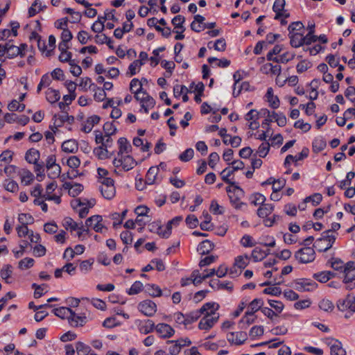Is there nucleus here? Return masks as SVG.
<instances>
[{
	"instance_id": "f257e3e1",
	"label": "nucleus",
	"mask_w": 355,
	"mask_h": 355,
	"mask_svg": "<svg viewBox=\"0 0 355 355\" xmlns=\"http://www.w3.org/2000/svg\"><path fill=\"white\" fill-rule=\"evenodd\" d=\"M213 306L209 307L202 315V318L198 323V329L201 330L209 331L211 329L218 321L219 314L216 311L219 309V305L215 302H209Z\"/></svg>"
},
{
	"instance_id": "f03ea898",
	"label": "nucleus",
	"mask_w": 355,
	"mask_h": 355,
	"mask_svg": "<svg viewBox=\"0 0 355 355\" xmlns=\"http://www.w3.org/2000/svg\"><path fill=\"white\" fill-rule=\"evenodd\" d=\"M336 308L344 313V318L349 319L355 313V295L351 293L346 295L336 302Z\"/></svg>"
},
{
	"instance_id": "7ed1b4c3",
	"label": "nucleus",
	"mask_w": 355,
	"mask_h": 355,
	"mask_svg": "<svg viewBox=\"0 0 355 355\" xmlns=\"http://www.w3.org/2000/svg\"><path fill=\"white\" fill-rule=\"evenodd\" d=\"M336 239V234H331V231H325L321 237L315 241L313 247L319 252H326L332 247Z\"/></svg>"
},
{
	"instance_id": "20e7f679",
	"label": "nucleus",
	"mask_w": 355,
	"mask_h": 355,
	"mask_svg": "<svg viewBox=\"0 0 355 355\" xmlns=\"http://www.w3.org/2000/svg\"><path fill=\"white\" fill-rule=\"evenodd\" d=\"M112 164L116 168L121 167L123 171H128L137 165V162L130 155H117Z\"/></svg>"
},
{
	"instance_id": "39448f33",
	"label": "nucleus",
	"mask_w": 355,
	"mask_h": 355,
	"mask_svg": "<svg viewBox=\"0 0 355 355\" xmlns=\"http://www.w3.org/2000/svg\"><path fill=\"white\" fill-rule=\"evenodd\" d=\"M99 190L102 196L107 200H111L115 196L116 189L114 180L112 178H104L101 181Z\"/></svg>"
},
{
	"instance_id": "423d86ee",
	"label": "nucleus",
	"mask_w": 355,
	"mask_h": 355,
	"mask_svg": "<svg viewBox=\"0 0 355 355\" xmlns=\"http://www.w3.org/2000/svg\"><path fill=\"white\" fill-rule=\"evenodd\" d=\"M295 257L301 263H308L315 260V252L313 248L305 247L297 250Z\"/></svg>"
},
{
	"instance_id": "0eeeda50",
	"label": "nucleus",
	"mask_w": 355,
	"mask_h": 355,
	"mask_svg": "<svg viewBox=\"0 0 355 355\" xmlns=\"http://www.w3.org/2000/svg\"><path fill=\"white\" fill-rule=\"evenodd\" d=\"M85 225L96 232L104 233L107 230L104 225L103 218L100 215H94L88 218L85 221Z\"/></svg>"
},
{
	"instance_id": "6e6552de",
	"label": "nucleus",
	"mask_w": 355,
	"mask_h": 355,
	"mask_svg": "<svg viewBox=\"0 0 355 355\" xmlns=\"http://www.w3.org/2000/svg\"><path fill=\"white\" fill-rule=\"evenodd\" d=\"M230 202L232 205L236 209H241L244 203L241 201V197L243 196V191L239 187H235L233 191L229 188H227Z\"/></svg>"
},
{
	"instance_id": "1a4fd4ad",
	"label": "nucleus",
	"mask_w": 355,
	"mask_h": 355,
	"mask_svg": "<svg viewBox=\"0 0 355 355\" xmlns=\"http://www.w3.org/2000/svg\"><path fill=\"white\" fill-rule=\"evenodd\" d=\"M138 309L146 316L151 317L157 311V305L152 300H146L139 303Z\"/></svg>"
},
{
	"instance_id": "9d476101",
	"label": "nucleus",
	"mask_w": 355,
	"mask_h": 355,
	"mask_svg": "<svg viewBox=\"0 0 355 355\" xmlns=\"http://www.w3.org/2000/svg\"><path fill=\"white\" fill-rule=\"evenodd\" d=\"M325 343L330 347L331 355H346L345 350L338 340L329 338L325 340Z\"/></svg>"
},
{
	"instance_id": "9b49d317",
	"label": "nucleus",
	"mask_w": 355,
	"mask_h": 355,
	"mask_svg": "<svg viewBox=\"0 0 355 355\" xmlns=\"http://www.w3.org/2000/svg\"><path fill=\"white\" fill-rule=\"evenodd\" d=\"M317 284L309 279H300L295 282V288L299 291H311L316 288Z\"/></svg>"
},
{
	"instance_id": "f8f14e48",
	"label": "nucleus",
	"mask_w": 355,
	"mask_h": 355,
	"mask_svg": "<svg viewBox=\"0 0 355 355\" xmlns=\"http://www.w3.org/2000/svg\"><path fill=\"white\" fill-rule=\"evenodd\" d=\"M213 306L210 303L205 304L200 309L193 311L188 314L185 315L186 317V325L193 323L196 321L205 311L209 309V307Z\"/></svg>"
},
{
	"instance_id": "ddd939ff",
	"label": "nucleus",
	"mask_w": 355,
	"mask_h": 355,
	"mask_svg": "<svg viewBox=\"0 0 355 355\" xmlns=\"http://www.w3.org/2000/svg\"><path fill=\"white\" fill-rule=\"evenodd\" d=\"M227 339L231 344L240 345L247 340V334L244 331L230 332L227 334Z\"/></svg>"
},
{
	"instance_id": "4468645a",
	"label": "nucleus",
	"mask_w": 355,
	"mask_h": 355,
	"mask_svg": "<svg viewBox=\"0 0 355 355\" xmlns=\"http://www.w3.org/2000/svg\"><path fill=\"white\" fill-rule=\"evenodd\" d=\"M157 332L163 338H170L174 333V329L168 324L159 323L155 326Z\"/></svg>"
},
{
	"instance_id": "2eb2a0df",
	"label": "nucleus",
	"mask_w": 355,
	"mask_h": 355,
	"mask_svg": "<svg viewBox=\"0 0 355 355\" xmlns=\"http://www.w3.org/2000/svg\"><path fill=\"white\" fill-rule=\"evenodd\" d=\"M290 44L294 48H298L304 45V35L300 32L289 33Z\"/></svg>"
},
{
	"instance_id": "dca6fc26",
	"label": "nucleus",
	"mask_w": 355,
	"mask_h": 355,
	"mask_svg": "<svg viewBox=\"0 0 355 355\" xmlns=\"http://www.w3.org/2000/svg\"><path fill=\"white\" fill-rule=\"evenodd\" d=\"M100 119L101 118L97 115L88 117L83 125L81 130L85 133L90 132L94 126L99 123Z\"/></svg>"
},
{
	"instance_id": "f3484780",
	"label": "nucleus",
	"mask_w": 355,
	"mask_h": 355,
	"mask_svg": "<svg viewBox=\"0 0 355 355\" xmlns=\"http://www.w3.org/2000/svg\"><path fill=\"white\" fill-rule=\"evenodd\" d=\"M87 318L86 316L78 315L72 311V314L69 318V322L71 326L74 327H83L87 323Z\"/></svg>"
},
{
	"instance_id": "a211bd4d",
	"label": "nucleus",
	"mask_w": 355,
	"mask_h": 355,
	"mask_svg": "<svg viewBox=\"0 0 355 355\" xmlns=\"http://www.w3.org/2000/svg\"><path fill=\"white\" fill-rule=\"evenodd\" d=\"M140 333L143 334H148L155 329V323L151 320H146L141 321L138 325Z\"/></svg>"
},
{
	"instance_id": "6ab92c4d",
	"label": "nucleus",
	"mask_w": 355,
	"mask_h": 355,
	"mask_svg": "<svg viewBox=\"0 0 355 355\" xmlns=\"http://www.w3.org/2000/svg\"><path fill=\"white\" fill-rule=\"evenodd\" d=\"M118 144L119 145V150L117 153V155H128L131 152L132 146L125 138H119L118 140Z\"/></svg>"
},
{
	"instance_id": "aec40b11",
	"label": "nucleus",
	"mask_w": 355,
	"mask_h": 355,
	"mask_svg": "<svg viewBox=\"0 0 355 355\" xmlns=\"http://www.w3.org/2000/svg\"><path fill=\"white\" fill-rule=\"evenodd\" d=\"M146 98L138 101L141 105V110H144L146 114L148 113L149 110L154 107L155 105V101L153 97L149 96H145Z\"/></svg>"
},
{
	"instance_id": "412c9836",
	"label": "nucleus",
	"mask_w": 355,
	"mask_h": 355,
	"mask_svg": "<svg viewBox=\"0 0 355 355\" xmlns=\"http://www.w3.org/2000/svg\"><path fill=\"white\" fill-rule=\"evenodd\" d=\"M78 149V143L74 139H69L62 144V150L68 153H75Z\"/></svg>"
},
{
	"instance_id": "4be33fe9",
	"label": "nucleus",
	"mask_w": 355,
	"mask_h": 355,
	"mask_svg": "<svg viewBox=\"0 0 355 355\" xmlns=\"http://www.w3.org/2000/svg\"><path fill=\"white\" fill-rule=\"evenodd\" d=\"M159 173V168L157 166L150 167L146 175V184L152 185L157 183V175Z\"/></svg>"
},
{
	"instance_id": "5701e85b",
	"label": "nucleus",
	"mask_w": 355,
	"mask_h": 355,
	"mask_svg": "<svg viewBox=\"0 0 355 355\" xmlns=\"http://www.w3.org/2000/svg\"><path fill=\"white\" fill-rule=\"evenodd\" d=\"M266 97L270 107H272L273 109H277L279 107V100L277 96L273 94V89L272 87H269L267 89Z\"/></svg>"
},
{
	"instance_id": "b1692460",
	"label": "nucleus",
	"mask_w": 355,
	"mask_h": 355,
	"mask_svg": "<svg viewBox=\"0 0 355 355\" xmlns=\"http://www.w3.org/2000/svg\"><path fill=\"white\" fill-rule=\"evenodd\" d=\"M263 305V300L260 298H256L249 303L247 314H254L255 312L262 309Z\"/></svg>"
},
{
	"instance_id": "393cba45",
	"label": "nucleus",
	"mask_w": 355,
	"mask_h": 355,
	"mask_svg": "<svg viewBox=\"0 0 355 355\" xmlns=\"http://www.w3.org/2000/svg\"><path fill=\"white\" fill-rule=\"evenodd\" d=\"M53 313L58 317L64 319H68L69 322V318L72 314V310L70 308L62 306L60 308L54 309L53 310Z\"/></svg>"
},
{
	"instance_id": "a878e982",
	"label": "nucleus",
	"mask_w": 355,
	"mask_h": 355,
	"mask_svg": "<svg viewBox=\"0 0 355 355\" xmlns=\"http://www.w3.org/2000/svg\"><path fill=\"white\" fill-rule=\"evenodd\" d=\"M239 80H236V83L234 84V88H233V96H238L242 91H249L250 85L248 82H243L239 85Z\"/></svg>"
},
{
	"instance_id": "bb28decb",
	"label": "nucleus",
	"mask_w": 355,
	"mask_h": 355,
	"mask_svg": "<svg viewBox=\"0 0 355 355\" xmlns=\"http://www.w3.org/2000/svg\"><path fill=\"white\" fill-rule=\"evenodd\" d=\"M274 209V206L272 204H265L257 210V215L260 218H265L272 214Z\"/></svg>"
},
{
	"instance_id": "cd10ccee",
	"label": "nucleus",
	"mask_w": 355,
	"mask_h": 355,
	"mask_svg": "<svg viewBox=\"0 0 355 355\" xmlns=\"http://www.w3.org/2000/svg\"><path fill=\"white\" fill-rule=\"evenodd\" d=\"M26 160L30 164H35L40 159V152L37 149H29L25 156Z\"/></svg>"
},
{
	"instance_id": "c85d7f7f",
	"label": "nucleus",
	"mask_w": 355,
	"mask_h": 355,
	"mask_svg": "<svg viewBox=\"0 0 355 355\" xmlns=\"http://www.w3.org/2000/svg\"><path fill=\"white\" fill-rule=\"evenodd\" d=\"M250 257L247 255H240L235 258L234 266L241 271L245 268L249 263Z\"/></svg>"
},
{
	"instance_id": "c756f323",
	"label": "nucleus",
	"mask_w": 355,
	"mask_h": 355,
	"mask_svg": "<svg viewBox=\"0 0 355 355\" xmlns=\"http://www.w3.org/2000/svg\"><path fill=\"white\" fill-rule=\"evenodd\" d=\"M214 248V244L209 240L201 242L198 246V251L200 254H207Z\"/></svg>"
},
{
	"instance_id": "7c9ffc66",
	"label": "nucleus",
	"mask_w": 355,
	"mask_h": 355,
	"mask_svg": "<svg viewBox=\"0 0 355 355\" xmlns=\"http://www.w3.org/2000/svg\"><path fill=\"white\" fill-rule=\"evenodd\" d=\"M60 98V92L52 88H49L46 92V98L51 103H54L59 101Z\"/></svg>"
},
{
	"instance_id": "2f4dec72",
	"label": "nucleus",
	"mask_w": 355,
	"mask_h": 355,
	"mask_svg": "<svg viewBox=\"0 0 355 355\" xmlns=\"http://www.w3.org/2000/svg\"><path fill=\"white\" fill-rule=\"evenodd\" d=\"M285 3V0H275L272 6L273 11L276 12L275 19H281V12L284 9Z\"/></svg>"
},
{
	"instance_id": "473e14b6",
	"label": "nucleus",
	"mask_w": 355,
	"mask_h": 355,
	"mask_svg": "<svg viewBox=\"0 0 355 355\" xmlns=\"http://www.w3.org/2000/svg\"><path fill=\"white\" fill-rule=\"evenodd\" d=\"M327 146L326 141L322 137H316L313 141V150L319 153L323 150Z\"/></svg>"
},
{
	"instance_id": "72a5a7b5",
	"label": "nucleus",
	"mask_w": 355,
	"mask_h": 355,
	"mask_svg": "<svg viewBox=\"0 0 355 355\" xmlns=\"http://www.w3.org/2000/svg\"><path fill=\"white\" fill-rule=\"evenodd\" d=\"M76 351L78 355H89L92 349L89 345L82 342H77L76 343Z\"/></svg>"
},
{
	"instance_id": "f704fd0d",
	"label": "nucleus",
	"mask_w": 355,
	"mask_h": 355,
	"mask_svg": "<svg viewBox=\"0 0 355 355\" xmlns=\"http://www.w3.org/2000/svg\"><path fill=\"white\" fill-rule=\"evenodd\" d=\"M156 227V233L162 238H168L171 234V228L166 225V227L160 225H153V227Z\"/></svg>"
},
{
	"instance_id": "c9c22d12",
	"label": "nucleus",
	"mask_w": 355,
	"mask_h": 355,
	"mask_svg": "<svg viewBox=\"0 0 355 355\" xmlns=\"http://www.w3.org/2000/svg\"><path fill=\"white\" fill-rule=\"evenodd\" d=\"M334 276L330 271H322L313 275L314 278L321 283L328 282Z\"/></svg>"
},
{
	"instance_id": "e433bc0d",
	"label": "nucleus",
	"mask_w": 355,
	"mask_h": 355,
	"mask_svg": "<svg viewBox=\"0 0 355 355\" xmlns=\"http://www.w3.org/2000/svg\"><path fill=\"white\" fill-rule=\"evenodd\" d=\"M64 226L67 230H70L71 231H75L76 230H82L83 224L79 226L78 224L74 221L71 218L67 217L64 220Z\"/></svg>"
},
{
	"instance_id": "4c0bfd02",
	"label": "nucleus",
	"mask_w": 355,
	"mask_h": 355,
	"mask_svg": "<svg viewBox=\"0 0 355 355\" xmlns=\"http://www.w3.org/2000/svg\"><path fill=\"white\" fill-rule=\"evenodd\" d=\"M295 56V54L294 53L287 51L280 55L279 57H275L274 62L277 63H287L288 62L292 60Z\"/></svg>"
},
{
	"instance_id": "58836bf2",
	"label": "nucleus",
	"mask_w": 355,
	"mask_h": 355,
	"mask_svg": "<svg viewBox=\"0 0 355 355\" xmlns=\"http://www.w3.org/2000/svg\"><path fill=\"white\" fill-rule=\"evenodd\" d=\"M14 153L10 150H4L0 155V166L9 164L12 160Z\"/></svg>"
},
{
	"instance_id": "ea45409f",
	"label": "nucleus",
	"mask_w": 355,
	"mask_h": 355,
	"mask_svg": "<svg viewBox=\"0 0 355 355\" xmlns=\"http://www.w3.org/2000/svg\"><path fill=\"white\" fill-rule=\"evenodd\" d=\"M20 53L19 49L18 46L10 44V42L7 43V51H6V57L9 59L13 58L19 55Z\"/></svg>"
},
{
	"instance_id": "a19ab883",
	"label": "nucleus",
	"mask_w": 355,
	"mask_h": 355,
	"mask_svg": "<svg viewBox=\"0 0 355 355\" xmlns=\"http://www.w3.org/2000/svg\"><path fill=\"white\" fill-rule=\"evenodd\" d=\"M267 255V252L259 248H255L252 252L251 257L254 261H259L263 259Z\"/></svg>"
},
{
	"instance_id": "79ce46f5",
	"label": "nucleus",
	"mask_w": 355,
	"mask_h": 355,
	"mask_svg": "<svg viewBox=\"0 0 355 355\" xmlns=\"http://www.w3.org/2000/svg\"><path fill=\"white\" fill-rule=\"evenodd\" d=\"M266 200V197L259 193H255L250 197V202L254 206L265 205Z\"/></svg>"
},
{
	"instance_id": "37998d69",
	"label": "nucleus",
	"mask_w": 355,
	"mask_h": 355,
	"mask_svg": "<svg viewBox=\"0 0 355 355\" xmlns=\"http://www.w3.org/2000/svg\"><path fill=\"white\" fill-rule=\"evenodd\" d=\"M144 64L141 60H135L132 62L128 67L129 74L130 76L135 75L138 73L141 69V67Z\"/></svg>"
},
{
	"instance_id": "c03bdc74",
	"label": "nucleus",
	"mask_w": 355,
	"mask_h": 355,
	"mask_svg": "<svg viewBox=\"0 0 355 355\" xmlns=\"http://www.w3.org/2000/svg\"><path fill=\"white\" fill-rule=\"evenodd\" d=\"M319 307L320 309L327 312H331L334 309V305L333 302L328 299L322 300L319 302Z\"/></svg>"
},
{
	"instance_id": "a18cd8bd",
	"label": "nucleus",
	"mask_w": 355,
	"mask_h": 355,
	"mask_svg": "<svg viewBox=\"0 0 355 355\" xmlns=\"http://www.w3.org/2000/svg\"><path fill=\"white\" fill-rule=\"evenodd\" d=\"M148 293L152 297H160L162 295L160 288L155 284H148L146 286Z\"/></svg>"
},
{
	"instance_id": "49530a36",
	"label": "nucleus",
	"mask_w": 355,
	"mask_h": 355,
	"mask_svg": "<svg viewBox=\"0 0 355 355\" xmlns=\"http://www.w3.org/2000/svg\"><path fill=\"white\" fill-rule=\"evenodd\" d=\"M42 10V3L39 0H35L28 9V15L30 17H33Z\"/></svg>"
},
{
	"instance_id": "de8ad7c7",
	"label": "nucleus",
	"mask_w": 355,
	"mask_h": 355,
	"mask_svg": "<svg viewBox=\"0 0 355 355\" xmlns=\"http://www.w3.org/2000/svg\"><path fill=\"white\" fill-rule=\"evenodd\" d=\"M5 189L10 192H17L19 189L18 184L14 180H6L3 183Z\"/></svg>"
},
{
	"instance_id": "09e8293b",
	"label": "nucleus",
	"mask_w": 355,
	"mask_h": 355,
	"mask_svg": "<svg viewBox=\"0 0 355 355\" xmlns=\"http://www.w3.org/2000/svg\"><path fill=\"white\" fill-rule=\"evenodd\" d=\"M35 261L32 258L26 257L19 262V268L21 270H26L33 266Z\"/></svg>"
},
{
	"instance_id": "8fccbe9b",
	"label": "nucleus",
	"mask_w": 355,
	"mask_h": 355,
	"mask_svg": "<svg viewBox=\"0 0 355 355\" xmlns=\"http://www.w3.org/2000/svg\"><path fill=\"white\" fill-rule=\"evenodd\" d=\"M32 288L35 289L34 297L35 298H40L44 294V290L47 288L46 284L37 285L33 284Z\"/></svg>"
},
{
	"instance_id": "3c124183",
	"label": "nucleus",
	"mask_w": 355,
	"mask_h": 355,
	"mask_svg": "<svg viewBox=\"0 0 355 355\" xmlns=\"http://www.w3.org/2000/svg\"><path fill=\"white\" fill-rule=\"evenodd\" d=\"M18 220L21 225H27L33 223V218L29 214H20L18 216Z\"/></svg>"
},
{
	"instance_id": "603ef678",
	"label": "nucleus",
	"mask_w": 355,
	"mask_h": 355,
	"mask_svg": "<svg viewBox=\"0 0 355 355\" xmlns=\"http://www.w3.org/2000/svg\"><path fill=\"white\" fill-rule=\"evenodd\" d=\"M48 170V176L51 179H55L58 178L61 173V167L60 165H54L53 167L50 168H47Z\"/></svg>"
},
{
	"instance_id": "864d4df0",
	"label": "nucleus",
	"mask_w": 355,
	"mask_h": 355,
	"mask_svg": "<svg viewBox=\"0 0 355 355\" xmlns=\"http://www.w3.org/2000/svg\"><path fill=\"white\" fill-rule=\"evenodd\" d=\"M194 150L192 148H187L179 155V159L182 162H189L193 157Z\"/></svg>"
},
{
	"instance_id": "5fc2aeb1",
	"label": "nucleus",
	"mask_w": 355,
	"mask_h": 355,
	"mask_svg": "<svg viewBox=\"0 0 355 355\" xmlns=\"http://www.w3.org/2000/svg\"><path fill=\"white\" fill-rule=\"evenodd\" d=\"M143 284L139 281H136L130 287L128 293L129 295H136L143 290Z\"/></svg>"
},
{
	"instance_id": "6e6d98bb",
	"label": "nucleus",
	"mask_w": 355,
	"mask_h": 355,
	"mask_svg": "<svg viewBox=\"0 0 355 355\" xmlns=\"http://www.w3.org/2000/svg\"><path fill=\"white\" fill-rule=\"evenodd\" d=\"M107 148H105L101 146L94 148V155L100 159H104L107 157Z\"/></svg>"
},
{
	"instance_id": "4d7b16f0",
	"label": "nucleus",
	"mask_w": 355,
	"mask_h": 355,
	"mask_svg": "<svg viewBox=\"0 0 355 355\" xmlns=\"http://www.w3.org/2000/svg\"><path fill=\"white\" fill-rule=\"evenodd\" d=\"M234 172V170L232 168H226L221 172V176L223 180L227 183L233 185L234 183L231 182L229 177Z\"/></svg>"
},
{
	"instance_id": "13d9d810",
	"label": "nucleus",
	"mask_w": 355,
	"mask_h": 355,
	"mask_svg": "<svg viewBox=\"0 0 355 355\" xmlns=\"http://www.w3.org/2000/svg\"><path fill=\"white\" fill-rule=\"evenodd\" d=\"M184 21H185L184 17L179 15L175 16L172 19L171 22L175 28H182V32H183L184 31V28H183L182 24H184Z\"/></svg>"
},
{
	"instance_id": "bf43d9fd",
	"label": "nucleus",
	"mask_w": 355,
	"mask_h": 355,
	"mask_svg": "<svg viewBox=\"0 0 355 355\" xmlns=\"http://www.w3.org/2000/svg\"><path fill=\"white\" fill-rule=\"evenodd\" d=\"M104 22L105 21L99 17L98 20L92 24V30L94 33H101L105 27Z\"/></svg>"
},
{
	"instance_id": "052dcab7",
	"label": "nucleus",
	"mask_w": 355,
	"mask_h": 355,
	"mask_svg": "<svg viewBox=\"0 0 355 355\" xmlns=\"http://www.w3.org/2000/svg\"><path fill=\"white\" fill-rule=\"evenodd\" d=\"M268 304L272 308L275 309V311H276L277 313H281L284 307V304L280 301L269 300Z\"/></svg>"
},
{
	"instance_id": "680f3d73",
	"label": "nucleus",
	"mask_w": 355,
	"mask_h": 355,
	"mask_svg": "<svg viewBox=\"0 0 355 355\" xmlns=\"http://www.w3.org/2000/svg\"><path fill=\"white\" fill-rule=\"evenodd\" d=\"M21 182L25 185L30 184L33 180V175L29 171H24L21 174Z\"/></svg>"
},
{
	"instance_id": "e2e57ef3",
	"label": "nucleus",
	"mask_w": 355,
	"mask_h": 355,
	"mask_svg": "<svg viewBox=\"0 0 355 355\" xmlns=\"http://www.w3.org/2000/svg\"><path fill=\"white\" fill-rule=\"evenodd\" d=\"M83 190V186L80 184L76 183L69 188V194L73 197L77 196Z\"/></svg>"
},
{
	"instance_id": "0e129e2a",
	"label": "nucleus",
	"mask_w": 355,
	"mask_h": 355,
	"mask_svg": "<svg viewBox=\"0 0 355 355\" xmlns=\"http://www.w3.org/2000/svg\"><path fill=\"white\" fill-rule=\"evenodd\" d=\"M270 150V144L268 142L262 143L257 150V153L261 157H265Z\"/></svg>"
},
{
	"instance_id": "69168bd1",
	"label": "nucleus",
	"mask_w": 355,
	"mask_h": 355,
	"mask_svg": "<svg viewBox=\"0 0 355 355\" xmlns=\"http://www.w3.org/2000/svg\"><path fill=\"white\" fill-rule=\"evenodd\" d=\"M142 83L137 78H133L130 83V90L134 94L135 91L142 89Z\"/></svg>"
},
{
	"instance_id": "338daca9",
	"label": "nucleus",
	"mask_w": 355,
	"mask_h": 355,
	"mask_svg": "<svg viewBox=\"0 0 355 355\" xmlns=\"http://www.w3.org/2000/svg\"><path fill=\"white\" fill-rule=\"evenodd\" d=\"M94 263L93 259H88L83 261L80 264V269L83 272H87L92 270V266Z\"/></svg>"
},
{
	"instance_id": "774afa93",
	"label": "nucleus",
	"mask_w": 355,
	"mask_h": 355,
	"mask_svg": "<svg viewBox=\"0 0 355 355\" xmlns=\"http://www.w3.org/2000/svg\"><path fill=\"white\" fill-rule=\"evenodd\" d=\"M263 331L264 329L263 326H254L251 328L249 334L252 338H255L262 336L263 334Z\"/></svg>"
}]
</instances>
